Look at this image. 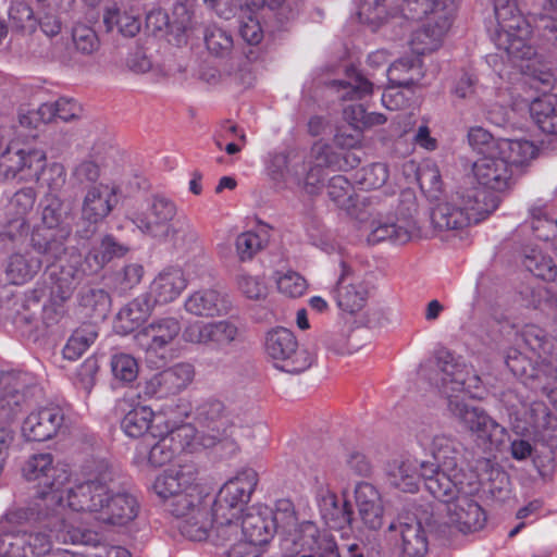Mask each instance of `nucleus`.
<instances>
[{
    "label": "nucleus",
    "instance_id": "nucleus-52",
    "mask_svg": "<svg viewBox=\"0 0 557 557\" xmlns=\"http://www.w3.org/2000/svg\"><path fill=\"white\" fill-rule=\"evenodd\" d=\"M388 176L387 165L375 162L356 172L355 180L362 189H377L387 182Z\"/></svg>",
    "mask_w": 557,
    "mask_h": 557
},
{
    "label": "nucleus",
    "instance_id": "nucleus-57",
    "mask_svg": "<svg viewBox=\"0 0 557 557\" xmlns=\"http://www.w3.org/2000/svg\"><path fill=\"white\" fill-rule=\"evenodd\" d=\"M520 336L523 343L537 355L539 358H542L543 355L549 352L553 343L548 337L547 333L537 325L528 324L525 325Z\"/></svg>",
    "mask_w": 557,
    "mask_h": 557
},
{
    "label": "nucleus",
    "instance_id": "nucleus-37",
    "mask_svg": "<svg viewBox=\"0 0 557 557\" xmlns=\"http://www.w3.org/2000/svg\"><path fill=\"white\" fill-rule=\"evenodd\" d=\"M535 361L533 373L527 382V386L541 391L552 401H557V367L546 357Z\"/></svg>",
    "mask_w": 557,
    "mask_h": 557
},
{
    "label": "nucleus",
    "instance_id": "nucleus-17",
    "mask_svg": "<svg viewBox=\"0 0 557 557\" xmlns=\"http://www.w3.org/2000/svg\"><path fill=\"white\" fill-rule=\"evenodd\" d=\"M472 171L479 184L488 189L503 193L515 184L511 166L498 153L483 156L473 163Z\"/></svg>",
    "mask_w": 557,
    "mask_h": 557
},
{
    "label": "nucleus",
    "instance_id": "nucleus-63",
    "mask_svg": "<svg viewBox=\"0 0 557 557\" xmlns=\"http://www.w3.org/2000/svg\"><path fill=\"white\" fill-rule=\"evenodd\" d=\"M40 311V304L37 300H30L22 305L21 310H17L13 317V323L16 327L24 332L32 333L38 331L39 319L37 317Z\"/></svg>",
    "mask_w": 557,
    "mask_h": 557
},
{
    "label": "nucleus",
    "instance_id": "nucleus-62",
    "mask_svg": "<svg viewBox=\"0 0 557 557\" xmlns=\"http://www.w3.org/2000/svg\"><path fill=\"white\" fill-rule=\"evenodd\" d=\"M506 366L512 372V374L527 384L529 377L532 375V371L535 361H532L528 356L522 354L517 348H509L505 358Z\"/></svg>",
    "mask_w": 557,
    "mask_h": 557
},
{
    "label": "nucleus",
    "instance_id": "nucleus-11",
    "mask_svg": "<svg viewBox=\"0 0 557 557\" xmlns=\"http://www.w3.org/2000/svg\"><path fill=\"white\" fill-rule=\"evenodd\" d=\"M431 454L436 463L423 461L422 478L426 487L428 478L444 473L451 481H460L461 474L476 473L471 469H465L460 465L463 460V446L457 440L445 434L435 435L431 444Z\"/></svg>",
    "mask_w": 557,
    "mask_h": 557
},
{
    "label": "nucleus",
    "instance_id": "nucleus-8",
    "mask_svg": "<svg viewBox=\"0 0 557 557\" xmlns=\"http://www.w3.org/2000/svg\"><path fill=\"white\" fill-rule=\"evenodd\" d=\"M41 225L34 228L30 245L47 260H58L65 255L72 233L67 223L71 208L57 194L48 193L40 201Z\"/></svg>",
    "mask_w": 557,
    "mask_h": 557
},
{
    "label": "nucleus",
    "instance_id": "nucleus-31",
    "mask_svg": "<svg viewBox=\"0 0 557 557\" xmlns=\"http://www.w3.org/2000/svg\"><path fill=\"white\" fill-rule=\"evenodd\" d=\"M42 260L30 251H14L4 262V274L11 284L21 285L33 280L41 270Z\"/></svg>",
    "mask_w": 557,
    "mask_h": 557
},
{
    "label": "nucleus",
    "instance_id": "nucleus-4",
    "mask_svg": "<svg viewBox=\"0 0 557 557\" xmlns=\"http://www.w3.org/2000/svg\"><path fill=\"white\" fill-rule=\"evenodd\" d=\"M428 478L426 491L440 502L448 504L449 521L462 533L480 531L487 517L481 505L473 499L480 491L476 473L461 474L460 481H451L444 473Z\"/></svg>",
    "mask_w": 557,
    "mask_h": 557
},
{
    "label": "nucleus",
    "instance_id": "nucleus-61",
    "mask_svg": "<svg viewBox=\"0 0 557 557\" xmlns=\"http://www.w3.org/2000/svg\"><path fill=\"white\" fill-rule=\"evenodd\" d=\"M168 239L172 240L176 249L188 251L198 244L199 234L189 222H178L176 226H172Z\"/></svg>",
    "mask_w": 557,
    "mask_h": 557
},
{
    "label": "nucleus",
    "instance_id": "nucleus-10",
    "mask_svg": "<svg viewBox=\"0 0 557 557\" xmlns=\"http://www.w3.org/2000/svg\"><path fill=\"white\" fill-rule=\"evenodd\" d=\"M264 350L274 367L287 373L304 372L312 363L308 350L299 348L295 334L283 326L274 327L265 334Z\"/></svg>",
    "mask_w": 557,
    "mask_h": 557
},
{
    "label": "nucleus",
    "instance_id": "nucleus-51",
    "mask_svg": "<svg viewBox=\"0 0 557 557\" xmlns=\"http://www.w3.org/2000/svg\"><path fill=\"white\" fill-rule=\"evenodd\" d=\"M326 189L330 199L338 208L349 211L355 206L352 185L344 175L330 178Z\"/></svg>",
    "mask_w": 557,
    "mask_h": 557
},
{
    "label": "nucleus",
    "instance_id": "nucleus-59",
    "mask_svg": "<svg viewBox=\"0 0 557 557\" xmlns=\"http://www.w3.org/2000/svg\"><path fill=\"white\" fill-rule=\"evenodd\" d=\"M72 39L76 51L91 55L100 48L97 33L85 24H76L72 30Z\"/></svg>",
    "mask_w": 557,
    "mask_h": 557
},
{
    "label": "nucleus",
    "instance_id": "nucleus-27",
    "mask_svg": "<svg viewBox=\"0 0 557 557\" xmlns=\"http://www.w3.org/2000/svg\"><path fill=\"white\" fill-rule=\"evenodd\" d=\"M311 156L318 168H327L333 171H348L357 168L361 162L358 150L339 151L336 147L324 143H315L311 148Z\"/></svg>",
    "mask_w": 557,
    "mask_h": 557
},
{
    "label": "nucleus",
    "instance_id": "nucleus-18",
    "mask_svg": "<svg viewBox=\"0 0 557 557\" xmlns=\"http://www.w3.org/2000/svg\"><path fill=\"white\" fill-rule=\"evenodd\" d=\"M332 294L337 307L350 314L359 312L369 296L367 286L362 282L354 281V270L344 260L341 261V274Z\"/></svg>",
    "mask_w": 557,
    "mask_h": 557
},
{
    "label": "nucleus",
    "instance_id": "nucleus-50",
    "mask_svg": "<svg viewBox=\"0 0 557 557\" xmlns=\"http://www.w3.org/2000/svg\"><path fill=\"white\" fill-rule=\"evenodd\" d=\"M409 232L405 226L398 225L395 220L380 222L368 236L370 244H377L383 240H389L394 244H406L410 240Z\"/></svg>",
    "mask_w": 557,
    "mask_h": 557
},
{
    "label": "nucleus",
    "instance_id": "nucleus-55",
    "mask_svg": "<svg viewBox=\"0 0 557 557\" xmlns=\"http://www.w3.org/2000/svg\"><path fill=\"white\" fill-rule=\"evenodd\" d=\"M272 519L275 532L278 529H282L284 532L295 530L293 539L297 536L300 524H298L294 504L289 499H280L276 502L275 510L272 511Z\"/></svg>",
    "mask_w": 557,
    "mask_h": 557
},
{
    "label": "nucleus",
    "instance_id": "nucleus-48",
    "mask_svg": "<svg viewBox=\"0 0 557 557\" xmlns=\"http://www.w3.org/2000/svg\"><path fill=\"white\" fill-rule=\"evenodd\" d=\"M243 333L230 320L210 322L211 349H224L242 339Z\"/></svg>",
    "mask_w": 557,
    "mask_h": 557
},
{
    "label": "nucleus",
    "instance_id": "nucleus-25",
    "mask_svg": "<svg viewBox=\"0 0 557 557\" xmlns=\"http://www.w3.org/2000/svg\"><path fill=\"white\" fill-rule=\"evenodd\" d=\"M355 500L363 525L369 530L380 529L383 524L384 507L376 487L368 482L357 484Z\"/></svg>",
    "mask_w": 557,
    "mask_h": 557
},
{
    "label": "nucleus",
    "instance_id": "nucleus-20",
    "mask_svg": "<svg viewBox=\"0 0 557 557\" xmlns=\"http://www.w3.org/2000/svg\"><path fill=\"white\" fill-rule=\"evenodd\" d=\"M182 331L181 322L174 317L154 319L137 335L139 346L149 355L171 344Z\"/></svg>",
    "mask_w": 557,
    "mask_h": 557
},
{
    "label": "nucleus",
    "instance_id": "nucleus-21",
    "mask_svg": "<svg viewBox=\"0 0 557 557\" xmlns=\"http://www.w3.org/2000/svg\"><path fill=\"white\" fill-rule=\"evenodd\" d=\"M293 542L302 549L313 552L318 557H343L334 535L326 530L320 531L311 521L300 523Z\"/></svg>",
    "mask_w": 557,
    "mask_h": 557
},
{
    "label": "nucleus",
    "instance_id": "nucleus-28",
    "mask_svg": "<svg viewBox=\"0 0 557 557\" xmlns=\"http://www.w3.org/2000/svg\"><path fill=\"white\" fill-rule=\"evenodd\" d=\"M154 440H149L146 444H138L134 455V463L138 467H152L160 468L173 460L178 455L176 447L166 436V433L162 435H156Z\"/></svg>",
    "mask_w": 557,
    "mask_h": 557
},
{
    "label": "nucleus",
    "instance_id": "nucleus-26",
    "mask_svg": "<svg viewBox=\"0 0 557 557\" xmlns=\"http://www.w3.org/2000/svg\"><path fill=\"white\" fill-rule=\"evenodd\" d=\"M166 436L176 447L177 454L182 451H195L198 446L209 448L222 444L224 441L223 435L216 432L212 435L199 434L193 423H181L178 425L170 426L168 424Z\"/></svg>",
    "mask_w": 557,
    "mask_h": 557
},
{
    "label": "nucleus",
    "instance_id": "nucleus-54",
    "mask_svg": "<svg viewBox=\"0 0 557 557\" xmlns=\"http://www.w3.org/2000/svg\"><path fill=\"white\" fill-rule=\"evenodd\" d=\"M37 201V193L33 187H23L16 190L9 199L7 214L10 216H26L33 211Z\"/></svg>",
    "mask_w": 557,
    "mask_h": 557
},
{
    "label": "nucleus",
    "instance_id": "nucleus-22",
    "mask_svg": "<svg viewBox=\"0 0 557 557\" xmlns=\"http://www.w3.org/2000/svg\"><path fill=\"white\" fill-rule=\"evenodd\" d=\"M317 499L321 518L330 529L351 530L354 511L348 500L339 502L337 495L327 488H321Z\"/></svg>",
    "mask_w": 557,
    "mask_h": 557
},
{
    "label": "nucleus",
    "instance_id": "nucleus-33",
    "mask_svg": "<svg viewBox=\"0 0 557 557\" xmlns=\"http://www.w3.org/2000/svg\"><path fill=\"white\" fill-rule=\"evenodd\" d=\"M521 18L518 17L515 23L503 24L497 35V47L503 49L512 60L531 59L535 54L534 48L528 45L521 35L517 34L521 32Z\"/></svg>",
    "mask_w": 557,
    "mask_h": 557
},
{
    "label": "nucleus",
    "instance_id": "nucleus-12",
    "mask_svg": "<svg viewBox=\"0 0 557 557\" xmlns=\"http://www.w3.org/2000/svg\"><path fill=\"white\" fill-rule=\"evenodd\" d=\"M45 161L42 150L10 145L0 154V178L9 181L20 175L21 180H38Z\"/></svg>",
    "mask_w": 557,
    "mask_h": 557
},
{
    "label": "nucleus",
    "instance_id": "nucleus-49",
    "mask_svg": "<svg viewBox=\"0 0 557 557\" xmlns=\"http://www.w3.org/2000/svg\"><path fill=\"white\" fill-rule=\"evenodd\" d=\"M343 557H391V555L382 549L375 537L367 539L355 537L342 545Z\"/></svg>",
    "mask_w": 557,
    "mask_h": 557
},
{
    "label": "nucleus",
    "instance_id": "nucleus-47",
    "mask_svg": "<svg viewBox=\"0 0 557 557\" xmlns=\"http://www.w3.org/2000/svg\"><path fill=\"white\" fill-rule=\"evenodd\" d=\"M78 302L97 318L103 319L110 310L111 297L102 288L84 287L78 294Z\"/></svg>",
    "mask_w": 557,
    "mask_h": 557
},
{
    "label": "nucleus",
    "instance_id": "nucleus-16",
    "mask_svg": "<svg viewBox=\"0 0 557 557\" xmlns=\"http://www.w3.org/2000/svg\"><path fill=\"white\" fill-rule=\"evenodd\" d=\"M385 537L395 542L405 557H424L429 550L426 531L417 519L392 522L385 531Z\"/></svg>",
    "mask_w": 557,
    "mask_h": 557
},
{
    "label": "nucleus",
    "instance_id": "nucleus-42",
    "mask_svg": "<svg viewBox=\"0 0 557 557\" xmlns=\"http://www.w3.org/2000/svg\"><path fill=\"white\" fill-rule=\"evenodd\" d=\"M537 148L525 139L498 138V154L507 159L508 165H522L537 156Z\"/></svg>",
    "mask_w": 557,
    "mask_h": 557
},
{
    "label": "nucleus",
    "instance_id": "nucleus-34",
    "mask_svg": "<svg viewBox=\"0 0 557 557\" xmlns=\"http://www.w3.org/2000/svg\"><path fill=\"white\" fill-rule=\"evenodd\" d=\"M225 297L215 289H202L191 294L185 301V309L197 317H215L227 310Z\"/></svg>",
    "mask_w": 557,
    "mask_h": 557
},
{
    "label": "nucleus",
    "instance_id": "nucleus-3",
    "mask_svg": "<svg viewBox=\"0 0 557 557\" xmlns=\"http://www.w3.org/2000/svg\"><path fill=\"white\" fill-rule=\"evenodd\" d=\"M112 481V472L106 467L95 478L73 485L67 491L66 506L91 515L101 524L126 527L137 518L140 505L128 492H113L109 485Z\"/></svg>",
    "mask_w": 557,
    "mask_h": 557
},
{
    "label": "nucleus",
    "instance_id": "nucleus-60",
    "mask_svg": "<svg viewBox=\"0 0 557 557\" xmlns=\"http://www.w3.org/2000/svg\"><path fill=\"white\" fill-rule=\"evenodd\" d=\"M418 212V203L416 201V197L412 193H404L401 195V199L399 206L397 208L395 222L405 226L409 232V237L411 238L413 233L417 231V224L414 221V215Z\"/></svg>",
    "mask_w": 557,
    "mask_h": 557
},
{
    "label": "nucleus",
    "instance_id": "nucleus-45",
    "mask_svg": "<svg viewBox=\"0 0 557 557\" xmlns=\"http://www.w3.org/2000/svg\"><path fill=\"white\" fill-rule=\"evenodd\" d=\"M203 40L209 53L218 58L228 57L234 48L232 34L216 24L205 27Z\"/></svg>",
    "mask_w": 557,
    "mask_h": 557
},
{
    "label": "nucleus",
    "instance_id": "nucleus-40",
    "mask_svg": "<svg viewBox=\"0 0 557 557\" xmlns=\"http://www.w3.org/2000/svg\"><path fill=\"white\" fill-rule=\"evenodd\" d=\"M388 82L395 87L411 88L422 77L419 59H399L387 70Z\"/></svg>",
    "mask_w": 557,
    "mask_h": 557
},
{
    "label": "nucleus",
    "instance_id": "nucleus-5",
    "mask_svg": "<svg viewBox=\"0 0 557 557\" xmlns=\"http://www.w3.org/2000/svg\"><path fill=\"white\" fill-rule=\"evenodd\" d=\"M500 199L490 190L469 184L459 186L447 200L431 210V222L438 231H459L494 212Z\"/></svg>",
    "mask_w": 557,
    "mask_h": 557
},
{
    "label": "nucleus",
    "instance_id": "nucleus-38",
    "mask_svg": "<svg viewBox=\"0 0 557 557\" xmlns=\"http://www.w3.org/2000/svg\"><path fill=\"white\" fill-rule=\"evenodd\" d=\"M129 248L117 240L113 235H104L99 247L89 251L85 258L90 272H98L114 258H121L128 252Z\"/></svg>",
    "mask_w": 557,
    "mask_h": 557
},
{
    "label": "nucleus",
    "instance_id": "nucleus-35",
    "mask_svg": "<svg viewBox=\"0 0 557 557\" xmlns=\"http://www.w3.org/2000/svg\"><path fill=\"white\" fill-rule=\"evenodd\" d=\"M186 287V280L180 269H168L160 273L151 284L153 300L168 304L176 299Z\"/></svg>",
    "mask_w": 557,
    "mask_h": 557
},
{
    "label": "nucleus",
    "instance_id": "nucleus-24",
    "mask_svg": "<svg viewBox=\"0 0 557 557\" xmlns=\"http://www.w3.org/2000/svg\"><path fill=\"white\" fill-rule=\"evenodd\" d=\"M117 205L116 188L106 184L94 185L85 194L82 205V221L100 222Z\"/></svg>",
    "mask_w": 557,
    "mask_h": 557
},
{
    "label": "nucleus",
    "instance_id": "nucleus-58",
    "mask_svg": "<svg viewBox=\"0 0 557 557\" xmlns=\"http://www.w3.org/2000/svg\"><path fill=\"white\" fill-rule=\"evenodd\" d=\"M177 18L170 22L166 34L173 37L174 44L181 46L187 42V37L193 33V15L185 5L175 10Z\"/></svg>",
    "mask_w": 557,
    "mask_h": 557
},
{
    "label": "nucleus",
    "instance_id": "nucleus-1",
    "mask_svg": "<svg viewBox=\"0 0 557 557\" xmlns=\"http://www.w3.org/2000/svg\"><path fill=\"white\" fill-rule=\"evenodd\" d=\"M153 490L166 502V510L176 519L182 536L194 542L211 541L212 520L196 462L184 460L163 471L157 476Z\"/></svg>",
    "mask_w": 557,
    "mask_h": 557
},
{
    "label": "nucleus",
    "instance_id": "nucleus-32",
    "mask_svg": "<svg viewBox=\"0 0 557 557\" xmlns=\"http://www.w3.org/2000/svg\"><path fill=\"white\" fill-rule=\"evenodd\" d=\"M59 543L62 544H84L94 545L95 553L90 557H132L128 549L122 546L115 545H97V534L91 533L88 530L72 529V530H59L55 534Z\"/></svg>",
    "mask_w": 557,
    "mask_h": 557
},
{
    "label": "nucleus",
    "instance_id": "nucleus-9",
    "mask_svg": "<svg viewBox=\"0 0 557 557\" xmlns=\"http://www.w3.org/2000/svg\"><path fill=\"white\" fill-rule=\"evenodd\" d=\"M74 529L64 519H58L50 533L23 530L5 531L0 534V557H83L67 549H53L52 539L59 530Z\"/></svg>",
    "mask_w": 557,
    "mask_h": 557
},
{
    "label": "nucleus",
    "instance_id": "nucleus-30",
    "mask_svg": "<svg viewBox=\"0 0 557 557\" xmlns=\"http://www.w3.org/2000/svg\"><path fill=\"white\" fill-rule=\"evenodd\" d=\"M156 300L149 293H144L127 302L116 315V327L127 334L139 327L151 314Z\"/></svg>",
    "mask_w": 557,
    "mask_h": 557
},
{
    "label": "nucleus",
    "instance_id": "nucleus-13",
    "mask_svg": "<svg viewBox=\"0 0 557 557\" xmlns=\"http://www.w3.org/2000/svg\"><path fill=\"white\" fill-rule=\"evenodd\" d=\"M175 203L162 196L153 195L145 212L135 214L134 224L147 236L168 240L172 226L170 222L176 215Z\"/></svg>",
    "mask_w": 557,
    "mask_h": 557
},
{
    "label": "nucleus",
    "instance_id": "nucleus-64",
    "mask_svg": "<svg viewBox=\"0 0 557 557\" xmlns=\"http://www.w3.org/2000/svg\"><path fill=\"white\" fill-rule=\"evenodd\" d=\"M9 17L13 25L20 30H34L37 26L33 9L28 3L22 0L12 2L9 9Z\"/></svg>",
    "mask_w": 557,
    "mask_h": 557
},
{
    "label": "nucleus",
    "instance_id": "nucleus-29",
    "mask_svg": "<svg viewBox=\"0 0 557 557\" xmlns=\"http://www.w3.org/2000/svg\"><path fill=\"white\" fill-rule=\"evenodd\" d=\"M257 484L258 473L250 468L243 469L227 480L216 495L221 496L223 502H231L246 509L245 506L249 503Z\"/></svg>",
    "mask_w": 557,
    "mask_h": 557
},
{
    "label": "nucleus",
    "instance_id": "nucleus-44",
    "mask_svg": "<svg viewBox=\"0 0 557 557\" xmlns=\"http://www.w3.org/2000/svg\"><path fill=\"white\" fill-rule=\"evenodd\" d=\"M121 428L128 437L141 438L139 444H146L168 432V420H121Z\"/></svg>",
    "mask_w": 557,
    "mask_h": 557
},
{
    "label": "nucleus",
    "instance_id": "nucleus-46",
    "mask_svg": "<svg viewBox=\"0 0 557 557\" xmlns=\"http://www.w3.org/2000/svg\"><path fill=\"white\" fill-rule=\"evenodd\" d=\"M98 332L92 324H83L76 329L63 348V356L69 360L78 359L96 341Z\"/></svg>",
    "mask_w": 557,
    "mask_h": 557
},
{
    "label": "nucleus",
    "instance_id": "nucleus-53",
    "mask_svg": "<svg viewBox=\"0 0 557 557\" xmlns=\"http://www.w3.org/2000/svg\"><path fill=\"white\" fill-rule=\"evenodd\" d=\"M110 366L113 377L123 384H129L138 376L139 366L137 360L128 354L113 355Z\"/></svg>",
    "mask_w": 557,
    "mask_h": 557
},
{
    "label": "nucleus",
    "instance_id": "nucleus-43",
    "mask_svg": "<svg viewBox=\"0 0 557 557\" xmlns=\"http://www.w3.org/2000/svg\"><path fill=\"white\" fill-rule=\"evenodd\" d=\"M446 28L445 21L444 25H431L429 23L413 32L410 39L412 51L417 54H425L438 49Z\"/></svg>",
    "mask_w": 557,
    "mask_h": 557
},
{
    "label": "nucleus",
    "instance_id": "nucleus-2",
    "mask_svg": "<svg viewBox=\"0 0 557 557\" xmlns=\"http://www.w3.org/2000/svg\"><path fill=\"white\" fill-rule=\"evenodd\" d=\"M423 376L448 398V409L456 418H488L473 399L482 386L481 377L460 356L444 347L435 350Z\"/></svg>",
    "mask_w": 557,
    "mask_h": 557
},
{
    "label": "nucleus",
    "instance_id": "nucleus-15",
    "mask_svg": "<svg viewBox=\"0 0 557 557\" xmlns=\"http://www.w3.org/2000/svg\"><path fill=\"white\" fill-rule=\"evenodd\" d=\"M194 376L195 368L191 363H176L147 380L144 394L157 398L177 395L193 382Z\"/></svg>",
    "mask_w": 557,
    "mask_h": 557
},
{
    "label": "nucleus",
    "instance_id": "nucleus-56",
    "mask_svg": "<svg viewBox=\"0 0 557 557\" xmlns=\"http://www.w3.org/2000/svg\"><path fill=\"white\" fill-rule=\"evenodd\" d=\"M58 420H23L22 433L26 441L45 442L50 440L60 428Z\"/></svg>",
    "mask_w": 557,
    "mask_h": 557
},
{
    "label": "nucleus",
    "instance_id": "nucleus-6",
    "mask_svg": "<svg viewBox=\"0 0 557 557\" xmlns=\"http://www.w3.org/2000/svg\"><path fill=\"white\" fill-rule=\"evenodd\" d=\"M28 413L27 418H65L69 405L45 399L42 388L25 372L12 371L0 375V418Z\"/></svg>",
    "mask_w": 557,
    "mask_h": 557
},
{
    "label": "nucleus",
    "instance_id": "nucleus-41",
    "mask_svg": "<svg viewBox=\"0 0 557 557\" xmlns=\"http://www.w3.org/2000/svg\"><path fill=\"white\" fill-rule=\"evenodd\" d=\"M530 112L543 133L557 135V96H544L535 99Z\"/></svg>",
    "mask_w": 557,
    "mask_h": 557
},
{
    "label": "nucleus",
    "instance_id": "nucleus-14",
    "mask_svg": "<svg viewBox=\"0 0 557 557\" xmlns=\"http://www.w3.org/2000/svg\"><path fill=\"white\" fill-rule=\"evenodd\" d=\"M50 284L51 300L67 301L86 276L81 256H72L64 263H51L46 269Z\"/></svg>",
    "mask_w": 557,
    "mask_h": 557
},
{
    "label": "nucleus",
    "instance_id": "nucleus-7",
    "mask_svg": "<svg viewBox=\"0 0 557 557\" xmlns=\"http://www.w3.org/2000/svg\"><path fill=\"white\" fill-rule=\"evenodd\" d=\"M23 478L36 483L39 488L37 495L38 517L49 518L50 511L57 512L66 505L67 486L71 482V472L63 466L54 463L50 453L32 455L22 467Z\"/></svg>",
    "mask_w": 557,
    "mask_h": 557
},
{
    "label": "nucleus",
    "instance_id": "nucleus-19",
    "mask_svg": "<svg viewBox=\"0 0 557 557\" xmlns=\"http://www.w3.org/2000/svg\"><path fill=\"white\" fill-rule=\"evenodd\" d=\"M246 509L231 502H223L219 495L211 507V543H225L238 537L239 520Z\"/></svg>",
    "mask_w": 557,
    "mask_h": 557
},
{
    "label": "nucleus",
    "instance_id": "nucleus-36",
    "mask_svg": "<svg viewBox=\"0 0 557 557\" xmlns=\"http://www.w3.org/2000/svg\"><path fill=\"white\" fill-rule=\"evenodd\" d=\"M420 465L417 459L409 458L396 462L388 472L391 484L405 493L418 492L420 479L423 480Z\"/></svg>",
    "mask_w": 557,
    "mask_h": 557
},
{
    "label": "nucleus",
    "instance_id": "nucleus-23",
    "mask_svg": "<svg viewBox=\"0 0 557 557\" xmlns=\"http://www.w3.org/2000/svg\"><path fill=\"white\" fill-rule=\"evenodd\" d=\"M274 522L269 508H246L239 520V535L262 546L273 537Z\"/></svg>",
    "mask_w": 557,
    "mask_h": 557
},
{
    "label": "nucleus",
    "instance_id": "nucleus-39",
    "mask_svg": "<svg viewBox=\"0 0 557 557\" xmlns=\"http://www.w3.org/2000/svg\"><path fill=\"white\" fill-rule=\"evenodd\" d=\"M348 81H332L329 85L339 92L342 100L361 99L372 92L373 85L355 67L346 70Z\"/></svg>",
    "mask_w": 557,
    "mask_h": 557
}]
</instances>
